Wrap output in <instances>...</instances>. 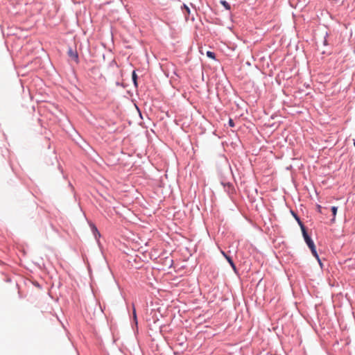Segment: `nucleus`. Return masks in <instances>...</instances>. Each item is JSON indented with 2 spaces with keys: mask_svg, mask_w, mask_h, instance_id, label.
Returning <instances> with one entry per match:
<instances>
[{
  "mask_svg": "<svg viewBox=\"0 0 355 355\" xmlns=\"http://www.w3.org/2000/svg\"><path fill=\"white\" fill-rule=\"evenodd\" d=\"M220 184L223 187L224 191L228 196L232 199L235 194L236 190L232 183L226 181L223 175L220 177Z\"/></svg>",
  "mask_w": 355,
  "mask_h": 355,
  "instance_id": "1",
  "label": "nucleus"
},
{
  "mask_svg": "<svg viewBox=\"0 0 355 355\" xmlns=\"http://www.w3.org/2000/svg\"><path fill=\"white\" fill-rule=\"evenodd\" d=\"M302 234L303 239L304 242L307 245L308 248L310 249L311 254L313 256H316L318 254L316 246L313 241L311 236L309 234L308 232L306 231Z\"/></svg>",
  "mask_w": 355,
  "mask_h": 355,
  "instance_id": "2",
  "label": "nucleus"
},
{
  "mask_svg": "<svg viewBox=\"0 0 355 355\" xmlns=\"http://www.w3.org/2000/svg\"><path fill=\"white\" fill-rule=\"evenodd\" d=\"M74 46L76 47V46ZM68 55L76 63L78 64L79 62L78 53L76 50V48H75V49H73L71 46H69V50H68Z\"/></svg>",
  "mask_w": 355,
  "mask_h": 355,
  "instance_id": "3",
  "label": "nucleus"
},
{
  "mask_svg": "<svg viewBox=\"0 0 355 355\" xmlns=\"http://www.w3.org/2000/svg\"><path fill=\"white\" fill-rule=\"evenodd\" d=\"M89 225L95 239L98 242L99 238L101 237V233L99 232L96 225L91 221L89 222Z\"/></svg>",
  "mask_w": 355,
  "mask_h": 355,
  "instance_id": "4",
  "label": "nucleus"
},
{
  "mask_svg": "<svg viewBox=\"0 0 355 355\" xmlns=\"http://www.w3.org/2000/svg\"><path fill=\"white\" fill-rule=\"evenodd\" d=\"M291 213L292 216L294 217V218L295 219V220L297 222L299 226L300 227L302 233L307 231L304 224L302 223V221L301 220L299 216L293 210H291Z\"/></svg>",
  "mask_w": 355,
  "mask_h": 355,
  "instance_id": "5",
  "label": "nucleus"
},
{
  "mask_svg": "<svg viewBox=\"0 0 355 355\" xmlns=\"http://www.w3.org/2000/svg\"><path fill=\"white\" fill-rule=\"evenodd\" d=\"M222 254L224 256V257L226 259V260L227 261V262L230 263V266L232 267V268L233 269L234 272L235 273H238V270H237V268L233 261V259L232 257L227 255L225 252H222Z\"/></svg>",
  "mask_w": 355,
  "mask_h": 355,
  "instance_id": "6",
  "label": "nucleus"
},
{
  "mask_svg": "<svg viewBox=\"0 0 355 355\" xmlns=\"http://www.w3.org/2000/svg\"><path fill=\"white\" fill-rule=\"evenodd\" d=\"M221 169L219 170V172L221 173L222 172V170L224 171L225 172H227V173H232V168H231V166L230 165V164L228 163L227 160H225L223 164H221Z\"/></svg>",
  "mask_w": 355,
  "mask_h": 355,
  "instance_id": "7",
  "label": "nucleus"
},
{
  "mask_svg": "<svg viewBox=\"0 0 355 355\" xmlns=\"http://www.w3.org/2000/svg\"><path fill=\"white\" fill-rule=\"evenodd\" d=\"M132 307H133V311H132V328L134 329V325H135V327L137 328L138 320H137V313H136V310H135L134 304H132Z\"/></svg>",
  "mask_w": 355,
  "mask_h": 355,
  "instance_id": "8",
  "label": "nucleus"
},
{
  "mask_svg": "<svg viewBox=\"0 0 355 355\" xmlns=\"http://www.w3.org/2000/svg\"><path fill=\"white\" fill-rule=\"evenodd\" d=\"M138 76L136 73V71L134 70L132 73V80L134 86L137 88L138 87V82H137Z\"/></svg>",
  "mask_w": 355,
  "mask_h": 355,
  "instance_id": "9",
  "label": "nucleus"
},
{
  "mask_svg": "<svg viewBox=\"0 0 355 355\" xmlns=\"http://www.w3.org/2000/svg\"><path fill=\"white\" fill-rule=\"evenodd\" d=\"M206 55L208 58L213 59V60H216V55H215L214 52L211 51H207L206 52Z\"/></svg>",
  "mask_w": 355,
  "mask_h": 355,
  "instance_id": "10",
  "label": "nucleus"
},
{
  "mask_svg": "<svg viewBox=\"0 0 355 355\" xmlns=\"http://www.w3.org/2000/svg\"><path fill=\"white\" fill-rule=\"evenodd\" d=\"M220 3L225 7V8L226 10H230L231 9V6H230V3L228 2H227L226 1L221 0L220 1Z\"/></svg>",
  "mask_w": 355,
  "mask_h": 355,
  "instance_id": "11",
  "label": "nucleus"
},
{
  "mask_svg": "<svg viewBox=\"0 0 355 355\" xmlns=\"http://www.w3.org/2000/svg\"><path fill=\"white\" fill-rule=\"evenodd\" d=\"M331 213H332V216L336 217V214H337V211H338V207L332 206L331 207Z\"/></svg>",
  "mask_w": 355,
  "mask_h": 355,
  "instance_id": "12",
  "label": "nucleus"
},
{
  "mask_svg": "<svg viewBox=\"0 0 355 355\" xmlns=\"http://www.w3.org/2000/svg\"><path fill=\"white\" fill-rule=\"evenodd\" d=\"M313 257L316 259V260L318 261L320 268L322 269L323 267H324V265H323V263L322 262V260L320 258V256H319L318 253L317 254L316 256H313Z\"/></svg>",
  "mask_w": 355,
  "mask_h": 355,
  "instance_id": "13",
  "label": "nucleus"
},
{
  "mask_svg": "<svg viewBox=\"0 0 355 355\" xmlns=\"http://www.w3.org/2000/svg\"><path fill=\"white\" fill-rule=\"evenodd\" d=\"M223 46L227 49L228 50L232 51H234L235 48L236 47V46H228V45Z\"/></svg>",
  "mask_w": 355,
  "mask_h": 355,
  "instance_id": "14",
  "label": "nucleus"
},
{
  "mask_svg": "<svg viewBox=\"0 0 355 355\" xmlns=\"http://www.w3.org/2000/svg\"><path fill=\"white\" fill-rule=\"evenodd\" d=\"M109 65H110V67H114V66H115V67H118V64H117L116 62L114 60H112V61L110 62V64H109Z\"/></svg>",
  "mask_w": 355,
  "mask_h": 355,
  "instance_id": "15",
  "label": "nucleus"
},
{
  "mask_svg": "<svg viewBox=\"0 0 355 355\" xmlns=\"http://www.w3.org/2000/svg\"><path fill=\"white\" fill-rule=\"evenodd\" d=\"M228 125H229L230 127H232V128H233V127H234L235 123H234V121H233V119H229V121H228Z\"/></svg>",
  "mask_w": 355,
  "mask_h": 355,
  "instance_id": "16",
  "label": "nucleus"
},
{
  "mask_svg": "<svg viewBox=\"0 0 355 355\" xmlns=\"http://www.w3.org/2000/svg\"><path fill=\"white\" fill-rule=\"evenodd\" d=\"M316 208H317V211H318L319 213L320 214H322V209H323L322 207L320 205H317L316 206Z\"/></svg>",
  "mask_w": 355,
  "mask_h": 355,
  "instance_id": "17",
  "label": "nucleus"
},
{
  "mask_svg": "<svg viewBox=\"0 0 355 355\" xmlns=\"http://www.w3.org/2000/svg\"><path fill=\"white\" fill-rule=\"evenodd\" d=\"M183 7H184V8L186 10V11H187L188 13H189V12H190V10H189V7H188V6H187L186 5H184V6H183Z\"/></svg>",
  "mask_w": 355,
  "mask_h": 355,
  "instance_id": "18",
  "label": "nucleus"
},
{
  "mask_svg": "<svg viewBox=\"0 0 355 355\" xmlns=\"http://www.w3.org/2000/svg\"><path fill=\"white\" fill-rule=\"evenodd\" d=\"M336 221V217L333 216L332 218L331 219L330 222L331 224L334 223Z\"/></svg>",
  "mask_w": 355,
  "mask_h": 355,
  "instance_id": "19",
  "label": "nucleus"
},
{
  "mask_svg": "<svg viewBox=\"0 0 355 355\" xmlns=\"http://www.w3.org/2000/svg\"><path fill=\"white\" fill-rule=\"evenodd\" d=\"M173 74L175 75L177 77H180L175 70L173 71Z\"/></svg>",
  "mask_w": 355,
  "mask_h": 355,
  "instance_id": "20",
  "label": "nucleus"
},
{
  "mask_svg": "<svg viewBox=\"0 0 355 355\" xmlns=\"http://www.w3.org/2000/svg\"><path fill=\"white\" fill-rule=\"evenodd\" d=\"M199 46V49H199V51H200V52L202 53V51H201V49H202V46Z\"/></svg>",
  "mask_w": 355,
  "mask_h": 355,
  "instance_id": "21",
  "label": "nucleus"
},
{
  "mask_svg": "<svg viewBox=\"0 0 355 355\" xmlns=\"http://www.w3.org/2000/svg\"><path fill=\"white\" fill-rule=\"evenodd\" d=\"M353 144H354V146L355 147V139H353Z\"/></svg>",
  "mask_w": 355,
  "mask_h": 355,
  "instance_id": "22",
  "label": "nucleus"
},
{
  "mask_svg": "<svg viewBox=\"0 0 355 355\" xmlns=\"http://www.w3.org/2000/svg\"><path fill=\"white\" fill-rule=\"evenodd\" d=\"M126 47H127V48H130V47H131V46L128 45V46H126Z\"/></svg>",
  "mask_w": 355,
  "mask_h": 355,
  "instance_id": "23",
  "label": "nucleus"
},
{
  "mask_svg": "<svg viewBox=\"0 0 355 355\" xmlns=\"http://www.w3.org/2000/svg\"><path fill=\"white\" fill-rule=\"evenodd\" d=\"M354 53H355V50L354 51Z\"/></svg>",
  "mask_w": 355,
  "mask_h": 355,
  "instance_id": "24",
  "label": "nucleus"
}]
</instances>
